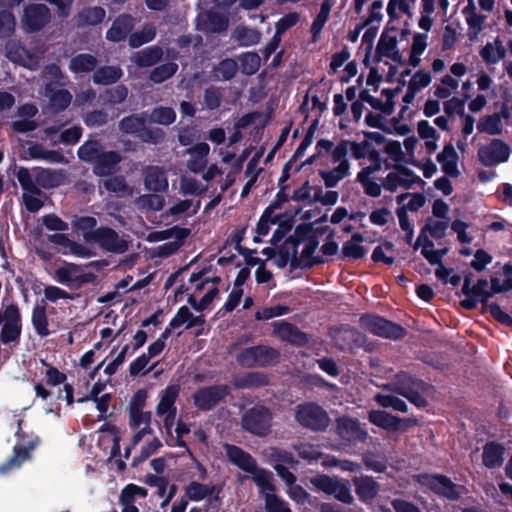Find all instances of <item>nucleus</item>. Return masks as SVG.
<instances>
[{
	"label": "nucleus",
	"mask_w": 512,
	"mask_h": 512,
	"mask_svg": "<svg viewBox=\"0 0 512 512\" xmlns=\"http://www.w3.org/2000/svg\"><path fill=\"white\" fill-rule=\"evenodd\" d=\"M488 293L486 279H478L475 284L471 285V277L466 275L460 293L464 299L460 301V305L466 310H473L478 303H481L483 310L489 312L496 321L507 327H512V317L504 312L499 304L489 302Z\"/></svg>",
	"instance_id": "obj_1"
},
{
	"label": "nucleus",
	"mask_w": 512,
	"mask_h": 512,
	"mask_svg": "<svg viewBox=\"0 0 512 512\" xmlns=\"http://www.w3.org/2000/svg\"><path fill=\"white\" fill-rule=\"evenodd\" d=\"M294 419L302 427L312 432H325L331 423L327 411L315 402L298 404L294 409Z\"/></svg>",
	"instance_id": "obj_2"
},
{
	"label": "nucleus",
	"mask_w": 512,
	"mask_h": 512,
	"mask_svg": "<svg viewBox=\"0 0 512 512\" xmlns=\"http://www.w3.org/2000/svg\"><path fill=\"white\" fill-rule=\"evenodd\" d=\"M281 353L269 345L259 344L247 347L236 355V362L245 368L269 367L279 363Z\"/></svg>",
	"instance_id": "obj_3"
},
{
	"label": "nucleus",
	"mask_w": 512,
	"mask_h": 512,
	"mask_svg": "<svg viewBox=\"0 0 512 512\" xmlns=\"http://www.w3.org/2000/svg\"><path fill=\"white\" fill-rule=\"evenodd\" d=\"M273 413L263 404H256L246 410L241 417L242 428L255 436L266 437L272 429Z\"/></svg>",
	"instance_id": "obj_4"
},
{
	"label": "nucleus",
	"mask_w": 512,
	"mask_h": 512,
	"mask_svg": "<svg viewBox=\"0 0 512 512\" xmlns=\"http://www.w3.org/2000/svg\"><path fill=\"white\" fill-rule=\"evenodd\" d=\"M359 323L371 334L385 339L401 340L407 334V330L400 324L376 314H362Z\"/></svg>",
	"instance_id": "obj_5"
},
{
	"label": "nucleus",
	"mask_w": 512,
	"mask_h": 512,
	"mask_svg": "<svg viewBox=\"0 0 512 512\" xmlns=\"http://www.w3.org/2000/svg\"><path fill=\"white\" fill-rule=\"evenodd\" d=\"M54 278L58 283L66 285L71 289H80L86 284L95 283L97 275L93 271H85L83 264L63 261L55 269Z\"/></svg>",
	"instance_id": "obj_6"
},
{
	"label": "nucleus",
	"mask_w": 512,
	"mask_h": 512,
	"mask_svg": "<svg viewBox=\"0 0 512 512\" xmlns=\"http://www.w3.org/2000/svg\"><path fill=\"white\" fill-rule=\"evenodd\" d=\"M310 483L321 492L333 495L338 501L351 505L354 498L351 494V487L347 480L339 481L326 474H319L310 478Z\"/></svg>",
	"instance_id": "obj_7"
},
{
	"label": "nucleus",
	"mask_w": 512,
	"mask_h": 512,
	"mask_svg": "<svg viewBox=\"0 0 512 512\" xmlns=\"http://www.w3.org/2000/svg\"><path fill=\"white\" fill-rule=\"evenodd\" d=\"M5 50L7 58L12 62L18 63L30 70H36L40 66V60L46 48L44 45H41L36 47L34 51H29L20 42L10 40L7 42Z\"/></svg>",
	"instance_id": "obj_8"
},
{
	"label": "nucleus",
	"mask_w": 512,
	"mask_h": 512,
	"mask_svg": "<svg viewBox=\"0 0 512 512\" xmlns=\"http://www.w3.org/2000/svg\"><path fill=\"white\" fill-rule=\"evenodd\" d=\"M84 240L94 243L112 253H124L127 250V241L121 238L114 230L107 227H100L93 232H85Z\"/></svg>",
	"instance_id": "obj_9"
},
{
	"label": "nucleus",
	"mask_w": 512,
	"mask_h": 512,
	"mask_svg": "<svg viewBox=\"0 0 512 512\" xmlns=\"http://www.w3.org/2000/svg\"><path fill=\"white\" fill-rule=\"evenodd\" d=\"M511 154L510 146L501 139L494 138L480 145L477 151L478 160L486 167H495L507 162Z\"/></svg>",
	"instance_id": "obj_10"
},
{
	"label": "nucleus",
	"mask_w": 512,
	"mask_h": 512,
	"mask_svg": "<svg viewBox=\"0 0 512 512\" xmlns=\"http://www.w3.org/2000/svg\"><path fill=\"white\" fill-rule=\"evenodd\" d=\"M419 482L434 494L450 501H457L461 497V494L458 491V485L446 475L422 474L420 475Z\"/></svg>",
	"instance_id": "obj_11"
},
{
	"label": "nucleus",
	"mask_w": 512,
	"mask_h": 512,
	"mask_svg": "<svg viewBox=\"0 0 512 512\" xmlns=\"http://www.w3.org/2000/svg\"><path fill=\"white\" fill-rule=\"evenodd\" d=\"M230 394L226 384L201 387L193 394L195 407L200 411H210Z\"/></svg>",
	"instance_id": "obj_12"
},
{
	"label": "nucleus",
	"mask_w": 512,
	"mask_h": 512,
	"mask_svg": "<svg viewBox=\"0 0 512 512\" xmlns=\"http://www.w3.org/2000/svg\"><path fill=\"white\" fill-rule=\"evenodd\" d=\"M368 419L373 425L388 432L406 431L418 424L416 418H400L384 410H371Z\"/></svg>",
	"instance_id": "obj_13"
},
{
	"label": "nucleus",
	"mask_w": 512,
	"mask_h": 512,
	"mask_svg": "<svg viewBox=\"0 0 512 512\" xmlns=\"http://www.w3.org/2000/svg\"><path fill=\"white\" fill-rule=\"evenodd\" d=\"M5 323L0 331L2 344L18 343L22 333V314L16 303L5 306Z\"/></svg>",
	"instance_id": "obj_14"
},
{
	"label": "nucleus",
	"mask_w": 512,
	"mask_h": 512,
	"mask_svg": "<svg viewBox=\"0 0 512 512\" xmlns=\"http://www.w3.org/2000/svg\"><path fill=\"white\" fill-rule=\"evenodd\" d=\"M51 20L50 9L44 4H31L25 7L21 23L27 32H36Z\"/></svg>",
	"instance_id": "obj_15"
},
{
	"label": "nucleus",
	"mask_w": 512,
	"mask_h": 512,
	"mask_svg": "<svg viewBox=\"0 0 512 512\" xmlns=\"http://www.w3.org/2000/svg\"><path fill=\"white\" fill-rule=\"evenodd\" d=\"M272 327L273 334L283 342L296 347H305L309 343V335L293 323L286 320H278L272 323Z\"/></svg>",
	"instance_id": "obj_16"
},
{
	"label": "nucleus",
	"mask_w": 512,
	"mask_h": 512,
	"mask_svg": "<svg viewBox=\"0 0 512 512\" xmlns=\"http://www.w3.org/2000/svg\"><path fill=\"white\" fill-rule=\"evenodd\" d=\"M337 435L348 444H357L365 442L368 434L362 429L357 419L350 417H342L337 420Z\"/></svg>",
	"instance_id": "obj_17"
},
{
	"label": "nucleus",
	"mask_w": 512,
	"mask_h": 512,
	"mask_svg": "<svg viewBox=\"0 0 512 512\" xmlns=\"http://www.w3.org/2000/svg\"><path fill=\"white\" fill-rule=\"evenodd\" d=\"M225 449L228 460L240 470L249 474L256 471L257 462L250 453L233 444H226Z\"/></svg>",
	"instance_id": "obj_18"
},
{
	"label": "nucleus",
	"mask_w": 512,
	"mask_h": 512,
	"mask_svg": "<svg viewBox=\"0 0 512 512\" xmlns=\"http://www.w3.org/2000/svg\"><path fill=\"white\" fill-rule=\"evenodd\" d=\"M418 181H420V178L412 171L406 168H400L390 172L384 179L382 185L386 190L394 192L399 187L410 188Z\"/></svg>",
	"instance_id": "obj_19"
},
{
	"label": "nucleus",
	"mask_w": 512,
	"mask_h": 512,
	"mask_svg": "<svg viewBox=\"0 0 512 512\" xmlns=\"http://www.w3.org/2000/svg\"><path fill=\"white\" fill-rule=\"evenodd\" d=\"M355 493L363 503H371L379 494L380 484L373 477L362 475L352 479Z\"/></svg>",
	"instance_id": "obj_20"
},
{
	"label": "nucleus",
	"mask_w": 512,
	"mask_h": 512,
	"mask_svg": "<svg viewBox=\"0 0 512 512\" xmlns=\"http://www.w3.org/2000/svg\"><path fill=\"white\" fill-rule=\"evenodd\" d=\"M210 146L205 142L197 143L196 145L188 148L185 154L189 155L187 160V168L192 173L202 172L208 164V155Z\"/></svg>",
	"instance_id": "obj_21"
},
{
	"label": "nucleus",
	"mask_w": 512,
	"mask_h": 512,
	"mask_svg": "<svg viewBox=\"0 0 512 512\" xmlns=\"http://www.w3.org/2000/svg\"><path fill=\"white\" fill-rule=\"evenodd\" d=\"M227 27V17L217 12H204L197 18V29L206 33H220Z\"/></svg>",
	"instance_id": "obj_22"
},
{
	"label": "nucleus",
	"mask_w": 512,
	"mask_h": 512,
	"mask_svg": "<svg viewBox=\"0 0 512 512\" xmlns=\"http://www.w3.org/2000/svg\"><path fill=\"white\" fill-rule=\"evenodd\" d=\"M31 324L35 333L41 338L51 334L49 329V317L47 313V303L44 299L36 301L31 312Z\"/></svg>",
	"instance_id": "obj_23"
},
{
	"label": "nucleus",
	"mask_w": 512,
	"mask_h": 512,
	"mask_svg": "<svg viewBox=\"0 0 512 512\" xmlns=\"http://www.w3.org/2000/svg\"><path fill=\"white\" fill-rule=\"evenodd\" d=\"M36 446V442L30 441L27 446L16 445L13 449V454L6 462L0 465V475H6L11 470L19 468L25 461L29 460L31 455L30 451Z\"/></svg>",
	"instance_id": "obj_24"
},
{
	"label": "nucleus",
	"mask_w": 512,
	"mask_h": 512,
	"mask_svg": "<svg viewBox=\"0 0 512 512\" xmlns=\"http://www.w3.org/2000/svg\"><path fill=\"white\" fill-rule=\"evenodd\" d=\"M105 16L106 12L102 7H85L74 16L73 22L77 28L95 26L101 23Z\"/></svg>",
	"instance_id": "obj_25"
},
{
	"label": "nucleus",
	"mask_w": 512,
	"mask_h": 512,
	"mask_svg": "<svg viewBox=\"0 0 512 512\" xmlns=\"http://www.w3.org/2000/svg\"><path fill=\"white\" fill-rule=\"evenodd\" d=\"M437 161L441 164L442 171L446 175L454 178L460 175L458 154L451 143L444 146L443 150L437 155Z\"/></svg>",
	"instance_id": "obj_26"
},
{
	"label": "nucleus",
	"mask_w": 512,
	"mask_h": 512,
	"mask_svg": "<svg viewBox=\"0 0 512 512\" xmlns=\"http://www.w3.org/2000/svg\"><path fill=\"white\" fill-rule=\"evenodd\" d=\"M145 187L154 192L164 191L168 188V180L163 168L148 166L144 169Z\"/></svg>",
	"instance_id": "obj_27"
},
{
	"label": "nucleus",
	"mask_w": 512,
	"mask_h": 512,
	"mask_svg": "<svg viewBox=\"0 0 512 512\" xmlns=\"http://www.w3.org/2000/svg\"><path fill=\"white\" fill-rule=\"evenodd\" d=\"M35 181L38 188L51 189L62 184L64 180V173L60 170H53L49 168H34Z\"/></svg>",
	"instance_id": "obj_28"
},
{
	"label": "nucleus",
	"mask_w": 512,
	"mask_h": 512,
	"mask_svg": "<svg viewBox=\"0 0 512 512\" xmlns=\"http://www.w3.org/2000/svg\"><path fill=\"white\" fill-rule=\"evenodd\" d=\"M269 384V377L264 372L252 371L236 377L233 386L237 389H253L265 387Z\"/></svg>",
	"instance_id": "obj_29"
},
{
	"label": "nucleus",
	"mask_w": 512,
	"mask_h": 512,
	"mask_svg": "<svg viewBox=\"0 0 512 512\" xmlns=\"http://www.w3.org/2000/svg\"><path fill=\"white\" fill-rule=\"evenodd\" d=\"M505 448L494 441L487 442L483 447L482 462L489 469L500 467L503 463Z\"/></svg>",
	"instance_id": "obj_30"
},
{
	"label": "nucleus",
	"mask_w": 512,
	"mask_h": 512,
	"mask_svg": "<svg viewBox=\"0 0 512 512\" xmlns=\"http://www.w3.org/2000/svg\"><path fill=\"white\" fill-rule=\"evenodd\" d=\"M120 161L119 153L114 151L102 152L95 161L93 171L98 176H108L115 171Z\"/></svg>",
	"instance_id": "obj_31"
},
{
	"label": "nucleus",
	"mask_w": 512,
	"mask_h": 512,
	"mask_svg": "<svg viewBox=\"0 0 512 512\" xmlns=\"http://www.w3.org/2000/svg\"><path fill=\"white\" fill-rule=\"evenodd\" d=\"M163 56L162 48L152 46L140 51L134 52L130 60L139 67H151L158 63Z\"/></svg>",
	"instance_id": "obj_32"
},
{
	"label": "nucleus",
	"mask_w": 512,
	"mask_h": 512,
	"mask_svg": "<svg viewBox=\"0 0 512 512\" xmlns=\"http://www.w3.org/2000/svg\"><path fill=\"white\" fill-rule=\"evenodd\" d=\"M134 26V19L130 15L119 16L107 31L108 40L118 42L124 39Z\"/></svg>",
	"instance_id": "obj_33"
},
{
	"label": "nucleus",
	"mask_w": 512,
	"mask_h": 512,
	"mask_svg": "<svg viewBox=\"0 0 512 512\" xmlns=\"http://www.w3.org/2000/svg\"><path fill=\"white\" fill-rule=\"evenodd\" d=\"M398 40L395 35H390L388 32H383L378 45H377V53L390 58L394 62H400L402 56L397 49Z\"/></svg>",
	"instance_id": "obj_34"
},
{
	"label": "nucleus",
	"mask_w": 512,
	"mask_h": 512,
	"mask_svg": "<svg viewBox=\"0 0 512 512\" xmlns=\"http://www.w3.org/2000/svg\"><path fill=\"white\" fill-rule=\"evenodd\" d=\"M180 386L177 384L168 385L161 393L160 401L156 407L159 416L166 412L177 411L175 402L179 396Z\"/></svg>",
	"instance_id": "obj_35"
},
{
	"label": "nucleus",
	"mask_w": 512,
	"mask_h": 512,
	"mask_svg": "<svg viewBox=\"0 0 512 512\" xmlns=\"http://www.w3.org/2000/svg\"><path fill=\"white\" fill-rule=\"evenodd\" d=\"M396 385L397 386L395 391L397 394H399V391H405L404 389H410L414 391H428L432 388V385L407 372H400L397 375Z\"/></svg>",
	"instance_id": "obj_36"
},
{
	"label": "nucleus",
	"mask_w": 512,
	"mask_h": 512,
	"mask_svg": "<svg viewBox=\"0 0 512 512\" xmlns=\"http://www.w3.org/2000/svg\"><path fill=\"white\" fill-rule=\"evenodd\" d=\"M481 58L487 64H497L500 60L506 56V48L499 37L495 38L493 42H488L480 50Z\"/></svg>",
	"instance_id": "obj_37"
},
{
	"label": "nucleus",
	"mask_w": 512,
	"mask_h": 512,
	"mask_svg": "<svg viewBox=\"0 0 512 512\" xmlns=\"http://www.w3.org/2000/svg\"><path fill=\"white\" fill-rule=\"evenodd\" d=\"M480 133L491 136L501 135L503 133V123L500 114L493 113L481 117L477 124Z\"/></svg>",
	"instance_id": "obj_38"
},
{
	"label": "nucleus",
	"mask_w": 512,
	"mask_h": 512,
	"mask_svg": "<svg viewBox=\"0 0 512 512\" xmlns=\"http://www.w3.org/2000/svg\"><path fill=\"white\" fill-rule=\"evenodd\" d=\"M430 266H437L435 269L436 277L444 284H451L456 287L461 282V276L459 274H452L453 269L447 268L442 263V258H425Z\"/></svg>",
	"instance_id": "obj_39"
},
{
	"label": "nucleus",
	"mask_w": 512,
	"mask_h": 512,
	"mask_svg": "<svg viewBox=\"0 0 512 512\" xmlns=\"http://www.w3.org/2000/svg\"><path fill=\"white\" fill-rule=\"evenodd\" d=\"M232 38L237 41L241 46H253L260 42L261 33L254 28H249L244 25L237 26L233 33Z\"/></svg>",
	"instance_id": "obj_40"
},
{
	"label": "nucleus",
	"mask_w": 512,
	"mask_h": 512,
	"mask_svg": "<svg viewBox=\"0 0 512 512\" xmlns=\"http://www.w3.org/2000/svg\"><path fill=\"white\" fill-rule=\"evenodd\" d=\"M350 174V164L337 165L331 170L319 171L320 177L323 179L327 188H333Z\"/></svg>",
	"instance_id": "obj_41"
},
{
	"label": "nucleus",
	"mask_w": 512,
	"mask_h": 512,
	"mask_svg": "<svg viewBox=\"0 0 512 512\" xmlns=\"http://www.w3.org/2000/svg\"><path fill=\"white\" fill-rule=\"evenodd\" d=\"M238 71V64L232 58H226L214 66L212 78L216 81H227L232 79Z\"/></svg>",
	"instance_id": "obj_42"
},
{
	"label": "nucleus",
	"mask_w": 512,
	"mask_h": 512,
	"mask_svg": "<svg viewBox=\"0 0 512 512\" xmlns=\"http://www.w3.org/2000/svg\"><path fill=\"white\" fill-rule=\"evenodd\" d=\"M216 490L214 485L203 484L197 481H191L185 487V497L191 501H201L211 496Z\"/></svg>",
	"instance_id": "obj_43"
},
{
	"label": "nucleus",
	"mask_w": 512,
	"mask_h": 512,
	"mask_svg": "<svg viewBox=\"0 0 512 512\" xmlns=\"http://www.w3.org/2000/svg\"><path fill=\"white\" fill-rule=\"evenodd\" d=\"M146 122H148L147 112L138 115H130L119 122V129L128 134L139 133L145 129Z\"/></svg>",
	"instance_id": "obj_44"
},
{
	"label": "nucleus",
	"mask_w": 512,
	"mask_h": 512,
	"mask_svg": "<svg viewBox=\"0 0 512 512\" xmlns=\"http://www.w3.org/2000/svg\"><path fill=\"white\" fill-rule=\"evenodd\" d=\"M123 75L118 66H104L95 71L93 81L96 84L109 85L117 82Z\"/></svg>",
	"instance_id": "obj_45"
},
{
	"label": "nucleus",
	"mask_w": 512,
	"mask_h": 512,
	"mask_svg": "<svg viewBox=\"0 0 512 512\" xmlns=\"http://www.w3.org/2000/svg\"><path fill=\"white\" fill-rule=\"evenodd\" d=\"M97 65V59L91 55V54H78L74 56L70 63H69V69L73 73H87L92 70Z\"/></svg>",
	"instance_id": "obj_46"
},
{
	"label": "nucleus",
	"mask_w": 512,
	"mask_h": 512,
	"mask_svg": "<svg viewBox=\"0 0 512 512\" xmlns=\"http://www.w3.org/2000/svg\"><path fill=\"white\" fill-rule=\"evenodd\" d=\"M147 120L149 123L167 126L176 120V113L170 107H157L147 113Z\"/></svg>",
	"instance_id": "obj_47"
},
{
	"label": "nucleus",
	"mask_w": 512,
	"mask_h": 512,
	"mask_svg": "<svg viewBox=\"0 0 512 512\" xmlns=\"http://www.w3.org/2000/svg\"><path fill=\"white\" fill-rule=\"evenodd\" d=\"M331 7V0H324V2L321 4L320 12L317 14L311 26L313 42H316L318 40V36L321 30L323 29L325 23L329 18Z\"/></svg>",
	"instance_id": "obj_48"
},
{
	"label": "nucleus",
	"mask_w": 512,
	"mask_h": 512,
	"mask_svg": "<svg viewBox=\"0 0 512 512\" xmlns=\"http://www.w3.org/2000/svg\"><path fill=\"white\" fill-rule=\"evenodd\" d=\"M49 242L59 245L65 248L64 253H70L74 255H81L84 253L82 245L72 241L67 235L62 233L52 234L48 236Z\"/></svg>",
	"instance_id": "obj_49"
},
{
	"label": "nucleus",
	"mask_w": 512,
	"mask_h": 512,
	"mask_svg": "<svg viewBox=\"0 0 512 512\" xmlns=\"http://www.w3.org/2000/svg\"><path fill=\"white\" fill-rule=\"evenodd\" d=\"M178 70V65L174 62H168L154 68L149 75V79L154 83H162L171 78Z\"/></svg>",
	"instance_id": "obj_50"
},
{
	"label": "nucleus",
	"mask_w": 512,
	"mask_h": 512,
	"mask_svg": "<svg viewBox=\"0 0 512 512\" xmlns=\"http://www.w3.org/2000/svg\"><path fill=\"white\" fill-rule=\"evenodd\" d=\"M16 177L25 192L41 193L35 181L34 169L30 171L27 168L21 167L18 169Z\"/></svg>",
	"instance_id": "obj_51"
},
{
	"label": "nucleus",
	"mask_w": 512,
	"mask_h": 512,
	"mask_svg": "<svg viewBox=\"0 0 512 512\" xmlns=\"http://www.w3.org/2000/svg\"><path fill=\"white\" fill-rule=\"evenodd\" d=\"M242 72L246 75L255 74L261 66V58L256 52H246L239 56Z\"/></svg>",
	"instance_id": "obj_52"
},
{
	"label": "nucleus",
	"mask_w": 512,
	"mask_h": 512,
	"mask_svg": "<svg viewBox=\"0 0 512 512\" xmlns=\"http://www.w3.org/2000/svg\"><path fill=\"white\" fill-rule=\"evenodd\" d=\"M102 152L99 142L90 140L81 145L77 153L81 160L95 162Z\"/></svg>",
	"instance_id": "obj_53"
},
{
	"label": "nucleus",
	"mask_w": 512,
	"mask_h": 512,
	"mask_svg": "<svg viewBox=\"0 0 512 512\" xmlns=\"http://www.w3.org/2000/svg\"><path fill=\"white\" fill-rule=\"evenodd\" d=\"M459 87V81L450 75H445L441 83L435 85L434 95L440 99H446L452 95Z\"/></svg>",
	"instance_id": "obj_54"
},
{
	"label": "nucleus",
	"mask_w": 512,
	"mask_h": 512,
	"mask_svg": "<svg viewBox=\"0 0 512 512\" xmlns=\"http://www.w3.org/2000/svg\"><path fill=\"white\" fill-rule=\"evenodd\" d=\"M431 75L423 70L417 71L409 81L408 96L414 98L415 94L431 83Z\"/></svg>",
	"instance_id": "obj_55"
},
{
	"label": "nucleus",
	"mask_w": 512,
	"mask_h": 512,
	"mask_svg": "<svg viewBox=\"0 0 512 512\" xmlns=\"http://www.w3.org/2000/svg\"><path fill=\"white\" fill-rule=\"evenodd\" d=\"M253 476V481L262 491L274 492L275 486L272 483L273 473L269 470L256 467V471L250 473Z\"/></svg>",
	"instance_id": "obj_56"
},
{
	"label": "nucleus",
	"mask_w": 512,
	"mask_h": 512,
	"mask_svg": "<svg viewBox=\"0 0 512 512\" xmlns=\"http://www.w3.org/2000/svg\"><path fill=\"white\" fill-rule=\"evenodd\" d=\"M377 403L384 408H392L395 411L405 413L408 406L402 399L390 394H377L375 397Z\"/></svg>",
	"instance_id": "obj_57"
},
{
	"label": "nucleus",
	"mask_w": 512,
	"mask_h": 512,
	"mask_svg": "<svg viewBox=\"0 0 512 512\" xmlns=\"http://www.w3.org/2000/svg\"><path fill=\"white\" fill-rule=\"evenodd\" d=\"M103 186L110 192L119 195H132V189L126 184L122 176H113L103 181Z\"/></svg>",
	"instance_id": "obj_58"
},
{
	"label": "nucleus",
	"mask_w": 512,
	"mask_h": 512,
	"mask_svg": "<svg viewBox=\"0 0 512 512\" xmlns=\"http://www.w3.org/2000/svg\"><path fill=\"white\" fill-rule=\"evenodd\" d=\"M426 38L427 36L425 34H416L413 37L409 63L414 67L420 64V55L424 52V50L427 47Z\"/></svg>",
	"instance_id": "obj_59"
},
{
	"label": "nucleus",
	"mask_w": 512,
	"mask_h": 512,
	"mask_svg": "<svg viewBox=\"0 0 512 512\" xmlns=\"http://www.w3.org/2000/svg\"><path fill=\"white\" fill-rule=\"evenodd\" d=\"M156 36V29L152 25H146L141 31L133 33L129 38V44L132 47H139L152 41Z\"/></svg>",
	"instance_id": "obj_60"
},
{
	"label": "nucleus",
	"mask_w": 512,
	"mask_h": 512,
	"mask_svg": "<svg viewBox=\"0 0 512 512\" xmlns=\"http://www.w3.org/2000/svg\"><path fill=\"white\" fill-rule=\"evenodd\" d=\"M128 95V89L124 85H117L111 89H107L101 95L105 104H119L122 103Z\"/></svg>",
	"instance_id": "obj_61"
},
{
	"label": "nucleus",
	"mask_w": 512,
	"mask_h": 512,
	"mask_svg": "<svg viewBox=\"0 0 512 512\" xmlns=\"http://www.w3.org/2000/svg\"><path fill=\"white\" fill-rule=\"evenodd\" d=\"M49 96L51 105L57 110H64L67 108L72 100V95L67 90H54L46 92Z\"/></svg>",
	"instance_id": "obj_62"
},
{
	"label": "nucleus",
	"mask_w": 512,
	"mask_h": 512,
	"mask_svg": "<svg viewBox=\"0 0 512 512\" xmlns=\"http://www.w3.org/2000/svg\"><path fill=\"white\" fill-rule=\"evenodd\" d=\"M290 307L286 305H275L272 307H264L255 313V319L258 321L269 320L274 317L286 315L290 312Z\"/></svg>",
	"instance_id": "obj_63"
},
{
	"label": "nucleus",
	"mask_w": 512,
	"mask_h": 512,
	"mask_svg": "<svg viewBox=\"0 0 512 512\" xmlns=\"http://www.w3.org/2000/svg\"><path fill=\"white\" fill-rule=\"evenodd\" d=\"M265 508L267 512H291L288 504L274 493L265 494Z\"/></svg>",
	"instance_id": "obj_64"
}]
</instances>
